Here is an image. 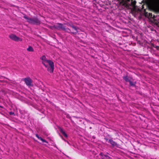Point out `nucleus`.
Listing matches in <instances>:
<instances>
[{
	"label": "nucleus",
	"instance_id": "f257e3e1",
	"mask_svg": "<svg viewBox=\"0 0 159 159\" xmlns=\"http://www.w3.org/2000/svg\"><path fill=\"white\" fill-rule=\"evenodd\" d=\"M40 59L42 61V64L47 68L48 70L50 73H52L54 68V65L53 61L50 60H47L44 55L41 57Z\"/></svg>",
	"mask_w": 159,
	"mask_h": 159
},
{
	"label": "nucleus",
	"instance_id": "f03ea898",
	"mask_svg": "<svg viewBox=\"0 0 159 159\" xmlns=\"http://www.w3.org/2000/svg\"><path fill=\"white\" fill-rule=\"evenodd\" d=\"M24 18L26 19L27 20V21L30 24H39L40 23V21L36 18L32 19L27 18L26 16H24Z\"/></svg>",
	"mask_w": 159,
	"mask_h": 159
},
{
	"label": "nucleus",
	"instance_id": "7ed1b4c3",
	"mask_svg": "<svg viewBox=\"0 0 159 159\" xmlns=\"http://www.w3.org/2000/svg\"><path fill=\"white\" fill-rule=\"evenodd\" d=\"M9 37L12 40L16 42L22 41L21 38H20L13 34L10 35Z\"/></svg>",
	"mask_w": 159,
	"mask_h": 159
},
{
	"label": "nucleus",
	"instance_id": "20e7f679",
	"mask_svg": "<svg viewBox=\"0 0 159 159\" xmlns=\"http://www.w3.org/2000/svg\"><path fill=\"white\" fill-rule=\"evenodd\" d=\"M25 83L26 85L28 86H32V80L29 77L25 78L24 79Z\"/></svg>",
	"mask_w": 159,
	"mask_h": 159
},
{
	"label": "nucleus",
	"instance_id": "39448f33",
	"mask_svg": "<svg viewBox=\"0 0 159 159\" xmlns=\"http://www.w3.org/2000/svg\"><path fill=\"white\" fill-rule=\"evenodd\" d=\"M100 155L104 159H111V158L109 156L104 155L102 153H100Z\"/></svg>",
	"mask_w": 159,
	"mask_h": 159
},
{
	"label": "nucleus",
	"instance_id": "423d86ee",
	"mask_svg": "<svg viewBox=\"0 0 159 159\" xmlns=\"http://www.w3.org/2000/svg\"><path fill=\"white\" fill-rule=\"evenodd\" d=\"M60 131L61 133L64 135L65 137L67 138L68 136L66 134L64 131L61 128H60Z\"/></svg>",
	"mask_w": 159,
	"mask_h": 159
},
{
	"label": "nucleus",
	"instance_id": "0eeeda50",
	"mask_svg": "<svg viewBox=\"0 0 159 159\" xmlns=\"http://www.w3.org/2000/svg\"><path fill=\"white\" fill-rule=\"evenodd\" d=\"M27 51H30V52H33L34 51V49H33V48L30 46H29L28 48L27 49Z\"/></svg>",
	"mask_w": 159,
	"mask_h": 159
},
{
	"label": "nucleus",
	"instance_id": "6e6552de",
	"mask_svg": "<svg viewBox=\"0 0 159 159\" xmlns=\"http://www.w3.org/2000/svg\"><path fill=\"white\" fill-rule=\"evenodd\" d=\"M58 27L60 29H65V28L64 27L63 25L61 24H59V26Z\"/></svg>",
	"mask_w": 159,
	"mask_h": 159
},
{
	"label": "nucleus",
	"instance_id": "1a4fd4ad",
	"mask_svg": "<svg viewBox=\"0 0 159 159\" xmlns=\"http://www.w3.org/2000/svg\"><path fill=\"white\" fill-rule=\"evenodd\" d=\"M109 143L113 145H115L116 143L113 141L112 140L110 139L109 140Z\"/></svg>",
	"mask_w": 159,
	"mask_h": 159
},
{
	"label": "nucleus",
	"instance_id": "9d476101",
	"mask_svg": "<svg viewBox=\"0 0 159 159\" xmlns=\"http://www.w3.org/2000/svg\"><path fill=\"white\" fill-rule=\"evenodd\" d=\"M38 139L40 140L41 141H42L43 142H45L46 143H48V142L46 141L45 139H42L41 137H39Z\"/></svg>",
	"mask_w": 159,
	"mask_h": 159
},
{
	"label": "nucleus",
	"instance_id": "9b49d317",
	"mask_svg": "<svg viewBox=\"0 0 159 159\" xmlns=\"http://www.w3.org/2000/svg\"><path fill=\"white\" fill-rule=\"evenodd\" d=\"M123 78V79L126 81H127L128 80V79L127 76H124Z\"/></svg>",
	"mask_w": 159,
	"mask_h": 159
},
{
	"label": "nucleus",
	"instance_id": "f8f14e48",
	"mask_svg": "<svg viewBox=\"0 0 159 159\" xmlns=\"http://www.w3.org/2000/svg\"><path fill=\"white\" fill-rule=\"evenodd\" d=\"M149 16L150 18L152 17V13H149Z\"/></svg>",
	"mask_w": 159,
	"mask_h": 159
},
{
	"label": "nucleus",
	"instance_id": "ddd939ff",
	"mask_svg": "<svg viewBox=\"0 0 159 159\" xmlns=\"http://www.w3.org/2000/svg\"><path fill=\"white\" fill-rule=\"evenodd\" d=\"M72 27H73V29H74V30H75L76 31L77 30V29L76 27L73 26H72Z\"/></svg>",
	"mask_w": 159,
	"mask_h": 159
},
{
	"label": "nucleus",
	"instance_id": "4468645a",
	"mask_svg": "<svg viewBox=\"0 0 159 159\" xmlns=\"http://www.w3.org/2000/svg\"><path fill=\"white\" fill-rule=\"evenodd\" d=\"M9 114L10 115H13L14 114V112H12V111H11V112H9Z\"/></svg>",
	"mask_w": 159,
	"mask_h": 159
},
{
	"label": "nucleus",
	"instance_id": "2eb2a0df",
	"mask_svg": "<svg viewBox=\"0 0 159 159\" xmlns=\"http://www.w3.org/2000/svg\"><path fill=\"white\" fill-rule=\"evenodd\" d=\"M36 137H37L38 139L39 138V137H39V135H38L37 134H36Z\"/></svg>",
	"mask_w": 159,
	"mask_h": 159
},
{
	"label": "nucleus",
	"instance_id": "dca6fc26",
	"mask_svg": "<svg viewBox=\"0 0 159 159\" xmlns=\"http://www.w3.org/2000/svg\"><path fill=\"white\" fill-rule=\"evenodd\" d=\"M153 18H155V15H153Z\"/></svg>",
	"mask_w": 159,
	"mask_h": 159
}]
</instances>
